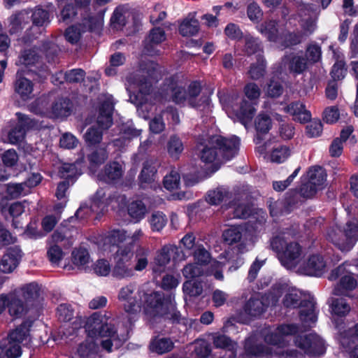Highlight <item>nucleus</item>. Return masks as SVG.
<instances>
[{
	"mask_svg": "<svg viewBox=\"0 0 358 358\" xmlns=\"http://www.w3.org/2000/svg\"><path fill=\"white\" fill-rule=\"evenodd\" d=\"M83 24L80 23L69 27L64 33L66 40L71 44H76L80 39L82 34L85 32Z\"/></svg>",
	"mask_w": 358,
	"mask_h": 358,
	"instance_id": "54",
	"label": "nucleus"
},
{
	"mask_svg": "<svg viewBox=\"0 0 358 358\" xmlns=\"http://www.w3.org/2000/svg\"><path fill=\"white\" fill-rule=\"evenodd\" d=\"M336 333L335 339L343 350L348 353L355 345L358 344V339L356 337L352 328L347 327L345 324H336Z\"/></svg>",
	"mask_w": 358,
	"mask_h": 358,
	"instance_id": "21",
	"label": "nucleus"
},
{
	"mask_svg": "<svg viewBox=\"0 0 358 358\" xmlns=\"http://www.w3.org/2000/svg\"><path fill=\"white\" fill-rule=\"evenodd\" d=\"M122 174V165L114 162L107 164L104 170L97 175V178L99 180L110 183L120 179Z\"/></svg>",
	"mask_w": 358,
	"mask_h": 358,
	"instance_id": "34",
	"label": "nucleus"
},
{
	"mask_svg": "<svg viewBox=\"0 0 358 358\" xmlns=\"http://www.w3.org/2000/svg\"><path fill=\"white\" fill-rule=\"evenodd\" d=\"M270 247L284 267L296 271L304 257L303 248L298 242L292 240L287 233L282 232L270 240Z\"/></svg>",
	"mask_w": 358,
	"mask_h": 358,
	"instance_id": "6",
	"label": "nucleus"
},
{
	"mask_svg": "<svg viewBox=\"0 0 358 358\" xmlns=\"http://www.w3.org/2000/svg\"><path fill=\"white\" fill-rule=\"evenodd\" d=\"M6 199H14L28 194L26 185L21 183H8L6 185Z\"/></svg>",
	"mask_w": 358,
	"mask_h": 358,
	"instance_id": "51",
	"label": "nucleus"
},
{
	"mask_svg": "<svg viewBox=\"0 0 358 358\" xmlns=\"http://www.w3.org/2000/svg\"><path fill=\"white\" fill-rule=\"evenodd\" d=\"M260 96L259 91H218V97L224 108L234 113L245 127L252 120L255 105Z\"/></svg>",
	"mask_w": 358,
	"mask_h": 358,
	"instance_id": "4",
	"label": "nucleus"
},
{
	"mask_svg": "<svg viewBox=\"0 0 358 358\" xmlns=\"http://www.w3.org/2000/svg\"><path fill=\"white\" fill-rule=\"evenodd\" d=\"M282 294V288L273 287V290L264 296L256 294L245 303L243 311L248 318H257L262 315L268 306H275Z\"/></svg>",
	"mask_w": 358,
	"mask_h": 358,
	"instance_id": "12",
	"label": "nucleus"
},
{
	"mask_svg": "<svg viewBox=\"0 0 358 358\" xmlns=\"http://www.w3.org/2000/svg\"><path fill=\"white\" fill-rule=\"evenodd\" d=\"M40 56L34 49H26L21 52L19 62L25 67H32L38 63Z\"/></svg>",
	"mask_w": 358,
	"mask_h": 358,
	"instance_id": "52",
	"label": "nucleus"
},
{
	"mask_svg": "<svg viewBox=\"0 0 358 358\" xmlns=\"http://www.w3.org/2000/svg\"><path fill=\"white\" fill-rule=\"evenodd\" d=\"M295 346L298 348L303 356L309 358H320L324 356L327 351V345L325 341L315 333L297 335L294 337Z\"/></svg>",
	"mask_w": 358,
	"mask_h": 358,
	"instance_id": "14",
	"label": "nucleus"
},
{
	"mask_svg": "<svg viewBox=\"0 0 358 358\" xmlns=\"http://www.w3.org/2000/svg\"><path fill=\"white\" fill-rule=\"evenodd\" d=\"M240 140L237 136L229 138L213 136L199 143L197 149L204 163H212L220 155L224 160H230L238 152Z\"/></svg>",
	"mask_w": 358,
	"mask_h": 358,
	"instance_id": "5",
	"label": "nucleus"
},
{
	"mask_svg": "<svg viewBox=\"0 0 358 358\" xmlns=\"http://www.w3.org/2000/svg\"><path fill=\"white\" fill-rule=\"evenodd\" d=\"M180 177L178 171L172 169L169 173L166 174L164 178V187L170 191L177 189L180 186Z\"/></svg>",
	"mask_w": 358,
	"mask_h": 358,
	"instance_id": "63",
	"label": "nucleus"
},
{
	"mask_svg": "<svg viewBox=\"0 0 358 358\" xmlns=\"http://www.w3.org/2000/svg\"><path fill=\"white\" fill-rule=\"evenodd\" d=\"M272 127V121L269 115L260 113L255 119V129L257 132L267 134Z\"/></svg>",
	"mask_w": 358,
	"mask_h": 358,
	"instance_id": "62",
	"label": "nucleus"
},
{
	"mask_svg": "<svg viewBox=\"0 0 358 358\" xmlns=\"http://www.w3.org/2000/svg\"><path fill=\"white\" fill-rule=\"evenodd\" d=\"M351 267L352 265L350 263L345 262L331 271L329 275L330 280L339 278L338 282L334 289L335 295H347L350 291L357 287V280Z\"/></svg>",
	"mask_w": 358,
	"mask_h": 358,
	"instance_id": "15",
	"label": "nucleus"
},
{
	"mask_svg": "<svg viewBox=\"0 0 358 358\" xmlns=\"http://www.w3.org/2000/svg\"><path fill=\"white\" fill-rule=\"evenodd\" d=\"M41 50L43 52L49 63L55 62L57 58L59 48L57 44L50 41H45L42 43Z\"/></svg>",
	"mask_w": 358,
	"mask_h": 358,
	"instance_id": "58",
	"label": "nucleus"
},
{
	"mask_svg": "<svg viewBox=\"0 0 358 358\" xmlns=\"http://www.w3.org/2000/svg\"><path fill=\"white\" fill-rule=\"evenodd\" d=\"M73 102L68 98L57 99L52 105L51 114L55 118L64 119L73 112Z\"/></svg>",
	"mask_w": 358,
	"mask_h": 358,
	"instance_id": "32",
	"label": "nucleus"
},
{
	"mask_svg": "<svg viewBox=\"0 0 358 358\" xmlns=\"http://www.w3.org/2000/svg\"><path fill=\"white\" fill-rule=\"evenodd\" d=\"M228 192L222 187L210 190L206 196V201L211 205L220 204L227 196Z\"/></svg>",
	"mask_w": 358,
	"mask_h": 358,
	"instance_id": "61",
	"label": "nucleus"
},
{
	"mask_svg": "<svg viewBox=\"0 0 358 358\" xmlns=\"http://www.w3.org/2000/svg\"><path fill=\"white\" fill-rule=\"evenodd\" d=\"M299 327L294 324H282L274 330L265 328L260 335H251L245 340V351L239 358H301L296 350L285 349L288 338L295 336Z\"/></svg>",
	"mask_w": 358,
	"mask_h": 358,
	"instance_id": "2",
	"label": "nucleus"
},
{
	"mask_svg": "<svg viewBox=\"0 0 358 358\" xmlns=\"http://www.w3.org/2000/svg\"><path fill=\"white\" fill-rule=\"evenodd\" d=\"M36 76H39V74L33 70H17L14 81V90H33V80H36Z\"/></svg>",
	"mask_w": 358,
	"mask_h": 358,
	"instance_id": "28",
	"label": "nucleus"
},
{
	"mask_svg": "<svg viewBox=\"0 0 358 358\" xmlns=\"http://www.w3.org/2000/svg\"><path fill=\"white\" fill-rule=\"evenodd\" d=\"M57 6L60 9L58 19L66 24L72 22L78 15L79 8L76 4L69 2V0H56Z\"/></svg>",
	"mask_w": 358,
	"mask_h": 358,
	"instance_id": "31",
	"label": "nucleus"
},
{
	"mask_svg": "<svg viewBox=\"0 0 358 358\" xmlns=\"http://www.w3.org/2000/svg\"><path fill=\"white\" fill-rule=\"evenodd\" d=\"M177 248L172 245H165L159 250L154 260L153 272L162 273L165 270L166 266L170 262L171 258L176 253Z\"/></svg>",
	"mask_w": 358,
	"mask_h": 358,
	"instance_id": "29",
	"label": "nucleus"
},
{
	"mask_svg": "<svg viewBox=\"0 0 358 358\" xmlns=\"http://www.w3.org/2000/svg\"><path fill=\"white\" fill-rule=\"evenodd\" d=\"M128 212L131 217L139 220L144 217L146 213V207L141 201H134L129 204Z\"/></svg>",
	"mask_w": 358,
	"mask_h": 358,
	"instance_id": "64",
	"label": "nucleus"
},
{
	"mask_svg": "<svg viewBox=\"0 0 358 358\" xmlns=\"http://www.w3.org/2000/svg\"><path fill=\"white\" fill-rule=\"evenodd\" d=\"M291 154L292 151L289 146L280 145L272 149L269 158L272 162L281 164L285 162L291 156Z\"/></svg>",
	"mask_w": 358,
	"mask_h": 358,
	"instance_id": "49",
	"label": "nucleus"
},
{
	"mask_svg": "<svg viewBox=\"0 0 358 358\" xmlns=\"http://www.w3.org/2000/svg\"><path fill=\"white\" fill-rule=\"evenodd\" d=\"M229 209L234 213V218L245 219L248 217L251 213V207L243 203H238L237 201H233L230 203Z\"/></svg>",
	"mask_w": 358,
	"mask_h": 358,
	"instance_id": "59",
	"label": "nucleus"
},
{
	"mask_svg": "<svg viewBox=\"0 0 358 358\" xmlns=\"http://www.w3.org/2000/svg\"><path fill=\"white\" fill-rule=\"evenodd\" d=\"M199 22L195 18H186L179 26V33L185 37L193 36L199 31Z\"/></svg>",
	"mask_w": 358,
	"mask_h": 358,
	"instance_id": "47",
	"label": "nucleus"
},
{
	"mask_svg": "<svg viewBox=\"0 0 358 358\" xmlns=\"http://www.w3.org/2000/svg\"><path fill=\"white\" fill-rule=\"evenodd\" d=\"M21 257L22 251L19 248H8L0 262V270L3 273H11L17 266Z\"/></svg>",
	"mask_w": 358,
	"mask_h": 358,
	"instance_id": "26",
	"label": "nucleus"
},
{
	"mask_svg": "<svg viewBox=\"0 0 358 358\" xmlns=\"http://www.w3.org/2000/svg\"><path fill=\"white\" fill-rule=\"evenodd\" d=\"M152 97V91H130L129 100L138 110H149L152 104L148 101Z\"/></svg>",
	"mask_w": 358,
	"mask_h": 358,
	"instance_id": "36",
	"label": "nucleus"
},
{
	"mask_svg": "<svg viewBox=\"0 0 358 358\" xmlns=\"http://www.w3.org/2000/svg\"><path fill=\"white\" fill-rule=\"evenodd\" d=\"M347 71L345 62L343 60H337L333 65L330 72L333 80L328 83L325 90H337L338 85L336 81L343 79L347 74Z\"/></svg>",
	"mask_w": 358,
	"mask_h": 358,
	"instance_id": "37",
	"label": "nucleus"
},
{
	"mask_svg": "<svg viewBox=\"0 0 358 358\" xmlns=\"http://www.w3.org/2000/svg\"><path fill=\"white\" fill-rule=\"evenodd\" d=\"M16 115L18 123L8 134V142L11 144L22 142L24 138L26 130L36 126L35 122L27 115L20 113H17Z\"/></svg>",
	"mask_w": 358,
	"mask_h": 358,
	"instance_id": "19",
	"label": "nucleus"
},
{
	"mask_svg": "<svg viewBox=\"0 0 358 358\" xmlns=\"http://www.w3.org/2000/svg\"><path fill=\"white\" fill-rule=\"evenodd\" d=\"M336 333L335 339L343 350L348 353L355 345L358 344V339L356 337L352 328L347 327L345 324H336Z\"/></svg>",
	"mask_w": 358,
	"mask_h": 358,
	"instance_id": "20",
	"label": "nucleus"
},
{
	"mask_svg": "<svg viewBox=\"0 0 358 358\" xmlns=\"http://www.w3.org/2000/svg\"><path fill=\"white\" fill-rule=\"evenodd\" d=\"M260 31L269 41L275 42L278 38V29L275 20L264 22L261 24Z\"/></svg>",
	"mask_w": 358,
	"mask_h": 358,
	"instance_id": "57",
	"label": "nucleus"
},
{
	"mask_svg": "<svg viewBox=\"0 0 358 358\" xmlns=\"http://www.w3.org/2000/svg\"><path fill=\"white\" fill-rule=\"evenodd\" d=\"M33 321L27 320L10 332L0 343V358H18L22 355V346L31 342L30 330Z\"/></svg>",
	"mask_w": 358,
	"mask_h": 358,
	"instance_id": "9",
	"label": "nucleus"
},
{
	"mask_svg": "<svg viewBox=\"0 0 358 358\" xmlns=\"http://www.w3.org/2000/svg\"><path fill=\"white\" fill-rule=\"evenodd\" d=\"M184 150L183 143L181 139L176 136H172L167 143V152L170 157L177 159Z\"/></svg>",
	"mask_w": 358,
	"mask_h": 358,
	"instance_id": "56",
	"label": "nucleus"
},
{
	"mask_svg": "<svg viewBox=\"0 0 358 358\" xmlns=\"http://www.w3.org/2000/svg\"><path fill=\"white\" fill-rule=\"evenodd\" d=\"M285 110L292 115L294 120L300 122H307L311 118L310 112L306 109L303 103L299 101L290 103Z\"/></svg>",
	"mask_w": 358,
	"mask_h": 358,
	"instance_id": "38",
	"label": "nucleus"
},
{
	"mask_svg": "<svg viewBox=\"0 0 358 358\" xmlns=\"http://www.w3.org/2000/svg\"><path fill=\"white\" fill-rule=\"evenodd\" d=\"M288 75L280 68L273 71L266 79L263 90H283L288 88L291 83L287 80Z\"/></svg>",
	"mask_w": 358,
	"mask_h": 358,
	"instance_id": "25",
	"label": "nucleus"
},
{
	"mask_svg": "<svg viewBox=\"0 0 358 358\" xmlns=\"http://www.w3.org/2000/svg\"><path fill=\"white\" fill-rule=\"evenodd\" d=\"M173 348V343L168 338L156 337L150 343V350L159 355L171 351Z\"/></svg>",
	"mask_w": 358,
	"mask_h": 358,
	"instance_id": "46",
	"label": "nucleus"
},
{
	"mask_svg": "<svg viewBox=\"0 0 358 358\" xmlns=\"http://www.w3.org/2000/svg\"><path fill=\"white\" fill-rule=\"evenodd\" d=\"M31 18L33 25L37 27L47 26L50 22L49 11L41 6L34 8Z\"/></svg>",
	"mask_w": 358,
	"mask_h": 358,
	"instance_id": "48",
	"label": "nucleus"
},
{
	"mask_svg": "<svg viewBox=\"0 0 358 358\" xmlns=\"http://www.w3.org/2000/svg\"><path fill=\"white\" fill-rule=\"evenodd\" d=\"M80 174V169L77 167L76 164L64 163L59 168V176L72 183Z\"/></svg>",
	"mask_w": 358,
	"mask_h": 358,
	"instance_id": "50",
	"label": "nucleus"
},
{
	"mask_svg": "<svg viewBox=\"0 0 358 358\" xmlns=\"http://www.w3.org/2000/svg\"><path fill=\"white\" fill-rule=\"evenodd\" d=\"M65 255L66 252L62 249L61 245L48 243L47 257L52 264L59 265Z\"/></svg>",
	"mask_w": 358,
	"mask_h": 358,
	"instance_id": "53",
	"label": "nucleus"
},
{
	"mask_svg": "<svg viewBox=\"0 0 358 358\" xmlns=\"http://www.w3.org/2000/svg\"><path fill=\"white\" fill-rule=\"evenodd\" d=\"M329 266V264L324 259L322 256L313 255L306 261H301L296 272L307 275L320 276Z\"/></svg>",
	"mask_w": 358,
	"mask_h": 358,
	"instance_id": "17",
	"label": "nucleus"
},
{
	"mask_svg": "<svg viewBox=\"0 0 358 358\" xmlns=\"http://www.w3.org/2000/svg\"><path fill=\"white\" fill-rule=\"evenodd\" d=\"M117 299L129 314L139 313L143 307L150 322L162 318L173 322H180L181 315L175 303L166 299L162 292L145 291L143 288L136 291V285L129 283L120 289Z\"/></svg>",
	"mask_w": 358,
	"mask_h": 358,
	"instance_id": "1",
	"label": "nucleus"
},
{
	"mask_svg": "<svg viewBox=\"0 0 358 358\" xmlns=\"http://www.w3.org/2000/svg\"><path fill=\"white\" fill-rule=\"evenodd\" d=\"M127 238V233L124 230L115 229L108 231L102 238L103 250H110L111 247H115Z\"/></svg>",
	"mask_w": 358,
	"mask_h": 358,
	"instance_id": "41",
	"label": "nucleus"
},
{
	"mask_svg": "<svg viewBox=\"0 0 358 358\" xmlns=\"http://www.w3.org/2000/svg\"><path fill=\"white\" fill-rule=\"evenodd\" d=\"M192 358H206L211 352L210 344L205 340L197 339L189 346Z\"/></svg>",
	"mask_w": 358,
	"mask_h": 358,
	"instance_id": "45",
	"label": "nucleus"
},
{
	"mask_svg": "<svg viewBox=\"0 0 358 358\" xmlns=\"http://www.w3.org/2000/svg\"><path fill=\"white\" fill-rule=\"evenodd\" d=\"M112 275L117 279H125L133 277L134 271L130 262L116 259V264L112 271Z\"/></svg>",
	"mask_w": 358,
	"mask_h": 358,
	"instance_id": "44",
	"label": "nucleus"
},
{
	"mask_svg": "<svg viewBox=\"0 0 358 358\" xmlns=\"http://www.w3.org/2000/svg\"><path fill=\"white\" fill-rule=\"evenodd\" d=\"M243 39L244 40L243 51L246 55H263L264 47L259 38L247 34H245Z\"/></svg>",
	"mask_w": 358,
	"mask_h": 358,
	"instance_id": "40",
	"label": "nucleus"
},
{
	"mask_svg": "<svg viewBox=\"0 0 358 358\" xmlns=\"http://www.w3.org/2000/svg\"><path fill=\"white\" fill-rule=\"evenodd\" d=\"M326 238L341 252H348L358 241V219L348 221L345 226L335 220L327 228Z\"/></svg>",
	"mask_w": 358,
	"mask_h": 358,
	"instance_id": "7",
	"label": "nucleus"
},
{
	"mask_svg": "<svg viewBox=\"0 0 358 358\" xmlns=\"http://www.w3.org/2000/svg\"><path fill=\"white\" fill-rule=\"evenodd\" d=\"M266 61L262 54L256 55V62L250 64L248 75L251 80H258L263 78L266 71Z\"/></svg>",
	"mask_w": 358,
	"mask_h": 358,
	"instance_id": "39",
	"label": "nucleus"
},
{
	"mask_svg": "<svg viewBox=\"0 0 358 358\" xmlns=\"http://www.w3.org/2000/svg\"><path fill=\"white\" fill-rule=\"evenodd\" d=\"M308 182L320 190L325 187L327 173L320 166L311 167L307 173Z\"/></svg>",
	"mask_w": 358,
	"mask_h": 358,
	"instance_id": "42",
	"label": "nucleus"
},
{
	"mask_svg": "<svg viewBox=\"0 0 358 358\" xmlns=\"http://www.w3.org/2000/svg\"><path fill=\"white\" fill-rule=\"evenodd\" d=\"M66 83L77 84L83 82V85L87 90H98L99 79L93 76H85L86 73L82 69H73L65 71Z\"/></svg>",
	"mask_w": 358,
	"mask_h": 358,
	"instance_id": "22",
	"label": "nucleus"
},
{
	"mask_svg": "<svg viewBox=\"0 0 358 358\" xmlns=\"http://www.w3.org/2000/svg\"><path fill=\"white\" fill-rule=\"evenodd\" d=\"M158 163L156 159H147L143 164L142 170L138 176L141 188H156L159 185L156 182Z\"/></svg>",
	"mask_w": 358,
	"mask_h": 358,
	"instance_id": "18",
	"label": "nucleus"
},
{
	"mask_svg": "<svg viewBox=\"0 0 358 358\" xmlns=\"http://www.w3.org/2000/svg\"><path fill=\"white\" fill-rule=\"evenodd\" d=\"M303 34L300 31H288L281 37V45L285 48L295 46L301 43Z\"/></svg>",
	"mask_w": 358,
	"mask_h": 358,
	"instance_id": "60",
	"label": "nucleus"
},
{
	"mask_svg": "<svg viewBox=\"0 0 358 358\" xmlns=\"http://www.w3.org/2000/svg\"><path fill=\"white\" fill-rule=\"evenodd\" d=\"M17 291V294L22 296L31 308L37 306L38 304V299L40 294V287L36 282H30L21 286L15 289Z\"/></svg>",
	"mask_w": 358,
	"mask_h": 358,
	"instance_id": "27",
	"label": "nucleus"
},
{
	"mask_svg": "<svg viewBox=\"0 0 358 358\" xmlns=\"http://www.w3.org/2000/svg\"><path fill=\"white\" fill-rule=\"evenodd\" d=\"M113 201L118 203V204L124 205L126 203V198L124 196H113L110 189L100 188L96 192L92 199L90 210L102 212ZM89 211L90 209L87 206H81L76 212L75 217H71L69 221L71 222L77 218L83 219Z\"/></svg>",
	"mask_w": 358,
	"mask_h": 358,
	"instance_id": "13",
	"label": "nucleus"
},
{
	"mask_svg": "<svg viewBox=\"0 0 358 358\" xmlns=\"http://www.w3.org/2000/svg\"><path fill=\"white\" fill-rule=\"evenodd\" d=\"M331 308L334 315L338 317L347 315L351 310L350 304L343 298L333 299L331 303Z\"/></svg>",
	"mask_w": 358,
	"mask_h": 358,
	"instance_id": "55",
	"label": "nucleus"
},
{
	"mask_svg": "<svg viewBox=\"0 0 358 358\" xmlns=\"http://www.w3.org/2000/svg\"><path fill=\"white\" fill-rule=\"evenodd\" d=\"M213 342L217 348L224 349L225 355L222 358H235L237 344L228 336L215 333L213 334Z\"/></svg>",
	"mask_w": 358,
	"mask_h": 358,
	"instance_id": "30",
	"label": "nucleus"
},
{
	"mask_svg": "<svg viewBox=\"0 0 358 358\" xmlns=\"http://www.w3.org/2000/svg\"><path fill=\"white\" fill-rule=\"evenodd\" d=\"M119 130L121 138L114 140L113 144L120 148H123L127 144V141L139 136L141 134V130L135 129L131 122L122 124L119 126Z\"/></svg>",
	"mask_w": 358,
	"mask_h": 358,
	"instance_id": "33",
	"label": "nucleus"
},
{
	"mask_svg": "<svg viewBox=\"0 0 358 358\" xmlns=\"http://www.w3.org/2000/svg\"><path fill=\"white\" fill-rule=\"evenodd\" d=\"M105 11V9L99 10L96 15H89L83 20L80 24L83 25L85 31L95 32L102 28Z\"/></svg>",
	"mask_w": 358,
	"mask_h": 358,
	"instance_id": "43",
	"label": "nucleus"
},
{
	"mask_svg": "<svg viewBox=\"0 0 358 358\" xmlns=\"http://www.w3.org/2000/svg\"><path fill=\"white\" fill-rule=\"evenodd\" d=\"M114 105L113 97L109 94L103 93L99 98V115L96 120L99 128L92 126L87 130L84 138L87 143L95 145L101 141L103 131L109 129L113 124Z\"/></svg>",
	"mask_w": 358,
	"mask_h": 358,
	"instance_id": "8",
	"label": "nucleus"
},
{
	"mask_svg": "<svg viewBox=\"0 0 358 358\" xmlns=\"http://www.w3.org/2000/svg\"><path fill=\"white\" fill-rule=\"evenodd\" d=\"M248 236L245 224L231 225L224 229L222 234L223 242L225 244L236 245L234 250L238 254H244L252 248L253 245Z\"/></svg>",
	"mask_w": 358,
	"mask_h": 358,
	"instance_id": "16",
	"label": "nucleus"
},
{
	"mask_svg": "<svg viewBox=\"0 0 358 358\" xmlns=\"http://www.w3.org/2000/svg\"><path fill=\"white\" fill-rule=\"evenodd\" d=\"M116 323L115 319L106 316V315L95 313L89 317L85 325L88 338L78 346V357L96 358L98 345L94 338L97 336L106 338L101 341V343L102 348L108 352H111L113 347L120 348L124 338L117 334Z\"/></svg>",
	"mask_w": 358,
	"mask_h": 358,
	"instance_id": "3",
	"label": "nucleus"
},
{
	"mask_svg": "<svg viewBox=\"0 0 358 358\" xmlns=\"http://www.w3.org/2000/svg\"><path fill=\"white\" fill-rule=\"evenodd\" d=\"M283 305L289 308L301 307L299 317L305 327H312L317 320L315 301L313 299H306L302 293L296 289H292L286 293Z\"/></svg>",
	"mask_w": 358,
	"mask_h": 358,
	"instance_id": "10",
	"label": "nucleus"
},
{
	"mask_svg": "<svg viewBox=\"0 0 358 358\" xmlns=\"http://www.w3.org/2000/svg\"><path fill=\"white\" fill-rule=\"evenodd\" d=\"M282 62L294 76L303 74L308 68L307 59L298 53L291 52L282 57Z\"/></svg>",
	"mask_w": 358,
	"mask_h": 358,
	"instance_id": "23",
	"label": "nucleus"
},
{
	"mask_svg": "<svg viewBox=\"0 0 358 358\" xmlns=\"http://www.w3.org/2000/svg\"><path fill=\"white\" fill-rule=\"evenodd\" d=\"M17 294V291H13L9 294L8 312L12 316L20 317L26 313L30 308L27 303L22 302Z\"/></svg>",
	"mask_w": 358,
	"mask_h": 358,
	"instance_id": "35",
	"label": "nucleus"
},
{
	"mask_svg": "<svg viewBox=\"0 0 358 358\" xmlns=\"http://www.w3.org/2000/svg\"><path fill=\"white\" fill-rule=\"evenodd\" d=\"M173 101L176 103L198 107L208 101V99L201 96L199 91H176L173 95Z\"/></svg>",
	"mask_w": 358,
	"mask_h": 358,
	"instance_id": "24",
	"label": "nucleus"
},
{
	"mask_svg": "<svg viewBox=\"0 0 358 358\" xmlns=\"http://www.w3.org/2000/svg\"><path fill=\"white\" fill-rule=\"evenodd\" d=\"M157 80V64L150 60L141 61L138 69L125 78L129 86L137 87L138 90H152V85Z\"/></svg>",
	"mask_w": 358,
	"mask_h": 358,
	"instance_id": "11",
	"label": "nucleus"
}]
</instances>
